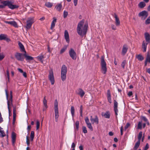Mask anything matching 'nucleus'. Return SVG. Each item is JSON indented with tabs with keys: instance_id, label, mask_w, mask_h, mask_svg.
<instances>
[{
	"instance_id": "nucleus-1",
	"label": "nucleus",
	"mask_w": 150,
	"mask_h": 150,
	"mask_svg": "<svg viewBox=\"0 0 150 150\" xmlns=\"http://www.w3.org/2000/svg\"><path fill=\"white\" fill-rule=\"evenodd\" d=\"M84 23L83 20L80 21L78 24L77 28V33L81 37L86 36L88 27L87 24H84Z\"/></svg>"
},
{
	"instance_id": "nucleus-2",
	"label": "nucleus",
	"mask_w": 150,
	"mask_h": 150,
	"mask_svg": "<svg viewBox=\"0 0 150 150\" xmlns=\"http://www.w3.org/2000/svg\"><path fill=\"white\" fill-rule=\"evenodd\" d=\"M2 5H0V8H5V6H8V7L12 10L18 8L19 6L13 4L14 3V1H12L6 0L1 2Z\"/></svg>"
},
{
	"instance_id": "nucleus-3",
	"label": "nucleus",
	"mask_w": 150,
	"mask_h": 150,
	"mask_svg": "<svg viewBox=\"0 0 150 150\" xmlns=\"http://www.w3.org/2000/svg\"><path fill=\"white\" fill-rule=\"evenodd\" d=\"M146 42V43L145 41H143L142 44V48L143 49V52H145L146 51V48L148 44L150 42V36L149 34L146 32L144 34Z\"/></svg>"
},
{
	"instance_id": "nucleus-4",
	"label": "nucleus",
	"mask_w": 150,
	"mask_h": 150,
	"mask_svg": "<svg viewBox=\"0 0 150 150\" xmlns=\"http://www.w3.org/2000/svg\"><path fill=\"white\" fill-rule=\"evenodd\" d=\"M100 65L102 73L103 74H106L107 71L106 64L104 60V57L103 56L101 57Z\"/></svg>"
},
{
	"instance_id": "nucleus-5",
	"label": "nucleus",
	"mask_w": 150,
	"mask_h": 150,
	"mask_svg": "<svg viewBox=\"0 0 150 150\" xmlns=\"http://www.w3.org/2000/svg\"><path fill=\"white\" fill-rule=\"evenodd\" d=\"M67 71V67L64 65H63L61 68V78L62 81H64L66 78V74Z\"/></svg>"
},
{
	"instance_id": "nucleus-6",
	"label": "nucleus",
	"mask_w": 150,
	"mask_h": 150,
	"mask_svg": "<svg viewBox=\"0 0 150 150\" xmlns=\"http://www.w3.org/2000/svg\"><path fill=\"white\" fill-rule=\"evenodd\" d=\"M34 18L33 17L29 18L27 21L26 28L27 29H30L31 27L32 24L34 23Z\"/></svg>"
},
{
	"instance_id": "nucleus-7",
	"label": "nucleus",
	"mask_w": 150,
	"mask_h": 150,
	"mask_svg": "<svg viewBox=\"0 0 150 150\" xmlns=\"http://www.w3.org/2000/svg\"><path fill=\"white\" fill-rule=\"evenodd\" d=\"M16 59L18 61H23L24 60V54L18 52H16L15 55Z\"/></svg>"
},
{
	"instance_id": "nucleus-8",
	"label": "nucleus",
	"mask_w": 150,
	"mask_h": 150,
	"mask_svg": "<svg viewBox=\"0 0 150 150\" xmlns=\"http://www.w3.org/2000/svg\"><path fill=\"white\" fill-rule=\"evenodd\" d=\"M70 56L73 60H75L76 59V54L73 49L71 48L69 51Z\"/></svg>"
},
{
	"instance_id": "nucleus-9",
	"label": "nucleus",
	"mask_w": 150,
	"mask_h": 150,
	"mask_svg": "<svg viewBox=\"0 0 150 150\" xmlns=\"http://www.w3.org/2000/svg\"><path fill=\"white\" fill-rule=\"evenodd\" d=\"M48 78L51 82V84L53 85L54 83V79L53 72L52 70H50L49 71Z\"/></svg>"
},
{
	"instance_id": "nucleus-10",
	"label": "nucleus",
	"mask_w": 150,
	"mask_h": 150,
	"mask_svg": "<svg viewBox=\"0 0 150 150\" xmlns=\"http://www.w3.org/2000/svg\"><path fill=\"white\" fill-rule=\"evenodd\" d=\"M139 16L140 17L141 19L144 20L148 16V12L145 11H143L139 14Z\"/></svg>"
},
{
	"instance_id": "nucleus-11",
	"label": "nucleus",
	"mask_w": 150,
	"mask_h": 150,
	"mask_svg": "<svg viewBox=\"0 0 150 150\" xmlns=\"http://www.w3.org/2000/svg\"><path fill=\"white\" fill-rule=\"evenodd\" d=\"M6 94V97L7 100H8L7 102H8L9 103H11L12 105V91H10V98H9L8 100V91L7 89H5V90Z\"/></svg>"
},
{
	"instance_id": "nucleus-12",
	"label": "nucleus",
	"mask_w": 150,
	"mask_h": 150,
	"mask_svg": "<svg viewBox=\"0 0 150 150\" xmlns=\"http://www.w3.org/2000/svg\"><path fill=\"white\" fill-rule=\"evenodd\" d=\"M5 40L7 42L11 41V39L8 37L7 35L5 34H1L0 35V40Z\"/></svg>"
},
{
	"instance_id": "nucleus-13",
	"label": "nucleus",
	"mask_w": 150,
	"mask_h": 150,
	"mask_svg": "<svg viewBox=\"0 0 150 150\" xmlns=\"http://www.w3.org/2000/svg\"><path fill=\"white\" fill-rule=\"evenodd\" d=\"M118 104V103L117 102L116 100H114V109L115 114L116 115H117V112L118 111L117 109Z\"/></svg>"
},
{
	"instance_id": "nucleus-14",
	"label": "nucleus",
	"mask_w": 150,
	"mask_h": 150,
	"mask_svg": "<svg viewBox=\"0 0 150 150\" xmlns=\"http://www.w3.org/2000/svg\"><path fill=\"white\" fill-rule=\"evenodd\" d=\"M90 117V120L93 123H95L96 124H98V116L97 115H96L95 116V118L94 119L93 118V117L92 116H91Z\"/></svg>"
},
{
	"instance_id": "nucleus-15",
	"label": "nucleus",
	"mask_w": 150,
	"mask_h": 150,
	"mask_svg": "<svg viewBox=\"0 0 150 150\" xmlns=\"http://www.w3.org/2000/svg\"><path fill=\"white\" fill-rule=\"evenodd\" d=\"M127 46L126 45H124L123 46V48L122 51V54L124 55L127 53L128 50Z\"/></svg>"
},
{
	"instance_id": "nucleus-16",
	"label": "nucleus",
	"mask_w": 150,
	"mask_h": 150,
	"mask_svg": "<svg viewBox=\"0 0 150 150\" xmlns=\"http://www.w3.org/2000/svg\"><path fill=\"white\" fill-rule=\"evenodd\" d=\"M64 38L66 42L68 43H69L70 40L69 38V34L68 32L66 30H65L64 32Z\"/></svg>"
},
{
	"instance_id": "nucleus-17",
	"label": "nucleus",
	"mask_w": 150,
	"mask_h": 150,
	"mask_svg": "<svg viewBox=\"0 0 150 150\" xmlns=\"http://www.w3.org/2000/svg\"><path fill=\"white\" fill-rule=\"evenodd\" d=\"M16 134L13 132L11 134L12 143V144L14 145L16 140Z\"/></svg>"
},
{
	"instance_id": "nucleus-18",
	"label": "nucleus",
	"mask_w": 150,
	"mask_h": 150,
	"mask_svg": "<svg viewBox=\"0 0 150 150\" xmlns=\"http://www.w3.org/2000/svg\"><path fill=\"white\" fill-rule=\"evenodd\" d=\"M53 20L52 21L50 29L51 30H52L53 28L54 27L55 23L57 22V18H56L54 17L53 18Z\"/></svg>"
},
{
	"instance_id": "nucleus-19",
	"label": "nucleus",
	"mask_w": 150,
	"mask_h": 150,
	"mask_svg": "<svg viewBox=\"0 0 150 150\" xmlns=\"http://www.w3.org/2000/svg\"><path fill=\"white\" fill-rule=\"evenodd\" d=\"M101 115L107 118H109L110 117V113L109 111H107L105 113L102 112Z\"/></svg>"
},
{
	"instance_id": "nucleus-20",
	"label": "nucleus",
	"mask_w": 150,
	"mask_h": 150,
	"mask_svg": "<svg viewBox=\"0 0 150 150\" xmlns=\"http://www.w3.org/2000/svg\"><path fill=\"white\" fill-rule=\"evenodd\" d=\"M114 17L115 18L116 25L117 26L119 25H120V22L119 18L117 16L116 14L115 13Z\"/></svg>"
},
{
	"instance_id": "nucleus-21",
	"label": "nucleus",
	"mask_w": 150,
	"mask_h": 150,
	"mask_svg": "<svg viewBox=\"0 0 150 150\" xmlns=\"http://www.w3.org/2000/svg\"><path fill=\"white\" fill-rule=\"evenodd\" d=\"M18 45L21 49V50L22 52H24L25 53H26V52L25 50L24 47L22 44L21 42H19Z\"/></svg>"
},
{
	"instance_id": "nucleus-22",
	"label": "nucleus",
	"mask_w": 150,
	"mask_h": 150,
	"mask_svg": "<svg viewBox=\"0 0 150 150\" xmlns=\"http://www.w3.org/2000/svg\"><path fill=\"white\" fill-rule=\"evenodd\" d=\"M7 23L15 27H17L18 25L17 23L14 21H8Z\"/></svg>"
},
{
	"instance_id": "nucleus-23",
	"label": "nucleus",
	"mask_w": 150,
	"mask_h": 150,
	"mask_svg": "<svg viewBox=\"0 0 150 150\" xmlns=\"http://www.w3.org/2000/svg\"><path fill=\"white\" fill-rule=\"evenodd\" d=\"M54 110L55 121L56 122H57L59 117L58 109Z\"/></svg>"
},
{
	"instance_id": "nucleus-24",
	"label": "nucleus",
	"mask_w": 150,
	"mask_h": 150,
	"mask_svg": "<svg viewBox=\"0 0 150 150\" xmlns=\"http://www.w3.org/2000/svg\"><path fill=\"white\" fill-rule=\"evenodd\" d=\"M24 57H25V60L27 61L31 60L33 59V57L29 56L27 55H26V53H25L24 54Z\"/></svg>"
},
{
	"instance_id": "nucleus-25",
	"label": "nucleus",
	"mask_w": 150,
	"mask_h": 150,
	"mask_svg": "<svg viewBox=\"0 0 150 150\" xmlns=\"http://www.w3.org/2000/svg\"><path fill=\"white\" fill-rule=\"evenodd\" d=\"M79 93H78L80 95L81 97H82L85 94V93L83 90L81 88H79L78 89Z\"/></svg>"
},
{
	"instance_id": "nucleus-26",
	"label": "nucleus",
	"mask_w": 150,
	"mask_h": 150,
	"mask_svg": "<svg viewBox=\"0 0 150 150\" xmlns=\"http://www.w3.org/2000/svg\"><path fill=\"white\" fill-rule=\"evenodd\" d=\"M43 103L44 105V107L43 108V110H45L47 108V100H46L45 98V96L43 100Z\"/></svg>"
},
{
	"instance_id": "nucleus-27",
	"label": "nucleus",
	"mask_w": 150,
	"mask_h": 150,
	"mask_svg": "<svg viewBox=\"0 0 150 150\" xmlns=\"http://www.w3.org/2000/svg\"><path fill=\"white\" fill-rule=\"evenodd\" d=\"M62 7V5L61 3H59L57 4L55 7V8H56V10L60 11Z\"/></svg>"
},
{
	"instance_id": "nucleus-28",
	"label": "nucleus",
	"mask_w": 150,
	"mask_h": 150,
	"mask_svg": "<svg viewBox=\"0 0 150 150\" xmlns=\"http://www.w3.org/2000/svg\"><path fill=\"white\" fill-rule=\"evenodd\" d=\"M140 144V141H138L135 144V146L134 147V150H137L139 147Z\"/></svg>"
},
{
	"instance_id": "nucleus-29",
	"label": "nucleus",
	"mask_w": 150,
	"mask_h": 150,
	"mask_svg": "<svg viewBox=\"0 0 150 150\" xmlns=\"http://www.w3.org/2000/svg\"><path fill=\"white\" fill-rule=\"evenodd\" d=\"M71 112L72 117H74V115L75 109L74 107L73 106H71Z\"/></svg>"
},
{
	"instance_id": "nucleus-30",
	"label": "nucleus",
	"mask_w": 150,
	"mask_h": 150,
	"mask_svg": "<svg viewBox=\"0 0 150 150\" xmlns=\"http://www.w3.org/2000/svg\"><path fill=\"white\" fill-rule=\"evenodd\" d=\"M67 46L65 45L64 47L61 49L60 51V54H62L64 53L65 50H67Z\"/></svg>"
},
{
	"instance_id": "nucleus-31",
	"label": "nucleus",
	"mask_w": 150,
	"mask_h": 150,
	"mask_svg": "<svg viewBox=\"0 0 150 150\" xmlns=\"http://www.w3.org/2000/svg\"><path fill=\"white\" fill-rule=\"evenodd\" d=\"M35 136V133L33 131H32L30 133V141L31 142L33 141V139L34 138Z\"/></svg>"
},
{
	"instance_id": "nucleus-32",
	"label": "nucleus",
	"mask_w": 150,
	"mask_h": 150,
	"mask_svg": "<svg viewBox=\"0 0 150 150\" xmlns=\"http://www.w3.org/2000/svg\"><path fill=\"white\" fill-rule=\"evenodd\" d=\"M146 4L144 2H141L139 4V7L141 8H144Z\"/></svg>"
},
{
	"instance_id": "nucleus-33",
	"label": "nucleus",
	"mask_w": 150,
	"mask_h": 150,
	"mask_svg": "<svg viewBox=\"0 0 150 150\" xmlns=\"http://www.w3.org/2000/svg\"><path fill=\"white\" fill-rule=\"evenodd\" d=\"M142 121H139L137 125V129H142Z\"/></svg>"
},
{
	"instance_id": "nucleus-34",
	"label": "nucleus",
	"mask_w": 150,
	"mask_h": 150,
	"mask_svg": "<svg viewBox=\"0 0 150 150\" xmlns=\"http://www.w3.org/2000/svg\"><path fill=\"white\" fill-rule=\"evenodd\" d=\"M58 109V102L57 100H55L54 103V110Z\"/></svg>"
},
{
	"instance_id": "nucleus-35",
	"label": "nucleus",
	"mask_w": 150,
	"mask_h": 150,
	"mask_svg": "<svg viewBox=\"0 0 150 150\" xmlns=\"http://www.w3.org/2000/svg\"><path fill=\"white\" fill-rule=\"evenodd\" d=\"M16 107L14 106L13 109V117L16 118Z\"/></svg>"
},
{
	"instance_id": "nucleus-36",
	"label": "nucleus",
	"mask_w": 150,
	"mask_h": 150,
	"mask_svg": "<svg viewBox=\"0 0 150 150\" xmlns=\"http://www.w3.org/2000/svg\"><path fill=\"white\" fill-rule=\"evenodd\" d=\"M138 59L140 61H142L144 59V57L141 55L139 54L137 56Z\"/></svg>"
},
{
	"instance_id": "nucleus-37",
	"label": "nucleus",
	"mask_w": 150,
	"mask_h": 150,
	"mask_svg": "<svg viewBox=\"0 0 150 150\" xmlns=\"http://www.w3.org/2000/svg\"><path fill=\"white\" fill-rule=\"evenodd\" d=\"M45 5L48 8H51L53 5L52 3L50 2H47L45 3Z\"/></svg>"
},
{
	"instance_id": "nucleus-38",
	"label": "nucleus",
	"mask_w": 150,
	"mask_h": 150,
	"mask_svg": "<svg viewBox=\"0 0 150 150\" xmlns=\"http://www.w3.org/2000/svg\"><path fill=\"white\" fill-rule=\"evenodd\" d=\"M145 61L148 62L150 63V54L148 53H147V56Z\"/></svg>"
},
{
	"instance_id": "nucleus-39",
	"label": "nucleus",
	"mask_w": 150,
	"mask_h": 150,
	"mask_svg": "<svg viewBox=\"0 0 150 150\" xmlns=\"http://www.w3.org/2000/svg\"><path fill=\"white\" fill-rule=\"evenodd\" d=\"M8 113H9V116L10 117L11 115V111L10 110V107H9V105H10V103H9V102H8Z\"/></svg>"
},
{
	"instance_id": "nucleus-40",
	"label": "nucleus",
	"mask_w": 150,
	"mask_h": 150,
	"mask_svg": "<svg viewBox=\"0 0 150 150\" xmlns=\"http://www.w3.org/2000/svg\"><path fill=\"white\" fill-rule=\"evenodd\" d=\"M142 132H140L138 134V141H140L141 139L142 138Z\"/></svg>"
},
{
	"instance_id": "nucleus-41",
	"label": "nucleus",
	"mask_w": 150,
	"mask_h": 150,
	"mask_svg": "<svg viewBox=\"0 0 150 150\" xmlns=\"http://www.w3.org/2000/svg\"><path fill=\"white\" fill-rule=\"evenodd\" d=\"M5 55L2 52L0 53V61L2 60L4 58Z\"/></svg>"
},
{
	"instance_id": "nucleus-42",
	"label": "nucleus",
	"mask_w": 150,
	"mask_h": 150,
	"mask_svg": "<svg viewBox=\"0 0 150 150\" xmlns=\"http://www.w3.org/2000/svg\"><path fill=\"white\" fill-rule=\"evenodd\" d=\"M26 143L27 145L29 147L30 144V142L29 139L28 135L26 136Z\"/></svg>"
},
{
	"instance_id": "nucleus-43",
	"label": "nucleus",
	"mask_w": 150,
	"mask_h": 150,
	"mask_svg": "<svg viewBox=\"0 0 150 150\" xmlns=\"http://www.w3.org/2000/svg\"><path fill=\"white\" fill-rule=\"evenodd\" d=\"M37 58L41 62H43L42 59L44 58V56L43 55H40L37 57Z\"/></svg>"
},
{
	"instance_id": "nucleus-44",
	"label": "nucleus",
	"mask_w": 150,
	"mask_h": 150,
	"mask_svg": "<svg viewBox=\"0 0 150 150\" xmlns=\"http://www.w3.org/2000/svg\"><path fill=\"white\" fill-rule=\"evenodd\" d=\"M145 23L146 25L149 24L150 23V16L146 20Z\"/></svg>"
},
{
	"instance_id": "nucleus-45",
	"label": "nucleus",
	"mask_w": 150,
	"mask_h": 150,
	"mask_svg": "<svg viewBox=\"0 0 150 150\" xmlns=\"http://www.w3.org/2000/svg\"><path fill=\"white\" fill-rule=\"evenodd\" d=\"M79 122L78 121H77L76 122L75 125L76 129L77 130H78L79 128Z\"/></svg>"
},
{
	"instance_id": "nucleus-46",
	"label": "nucleus",
	"mask_w": 150,
	"mask_h": 150,
	"mask_svg": "<svg viewBox=\"0 0 150 150\" xmlns=\"http://www.w3.org/2000/svg\"><path fill=\"white\" fill-rule=\"evenodd\" d=\"M126 60H124L123 61L121 64V66L123 69L125 68V66L126 64Z\"/></svg>"
},
{
	"instance_id": "nucleus-47",
	"label": "nucleus",
	"mask_w": 150,
	"mask_h": 150,
	"mask_svg": "<svg viewBox=\"0 0 150 150\" xmlns=\"http://www.w3.org/2000/svg\"><path fill=\"white\" fill-rule=\"evenodd\" d=\"M141 119L142 120H143L145 122H148V124H149V123L148 122V119L146 118V117L144 116H142L141 117Z\"/></svg>"
},
{
	"instance_id": "nucleus-48",
	"label": "nucleus",
	"mask_w": 150,
	"mask_h": 150,
	"mask_svg": "<svg viewBox=\"0 0 150 150\" xmlns=\"http://www.w3.org/2000/svg\"><path fill=\"white\" fill-rule=\"evenodd\" d=\"M0 136L2 137H4L6 136L4 130H1L0 131Z\"/></svg>"
},
{
	"instance_id": "nucleus-49",
	"label": "nucleus",
	"mask_w": 150,
	"mask_h": 150,
	"mask_svg": "<svg viewBox=\"0 0 150 150\" xmlns=\"http://www.w3.org/2000/svg\"><path fill=\"white\" fill-rule=\"evenodd\" d=\"M83 132L84 133H87V131L86 127L85 126H83L82 127Z\"/></svg>"
},
{
	"instance_id": "nucleus-50",
	"label": "nucleus",
	"mask_w": 150,
	"mask_h": 150,
	"mask_svg": "<svg viewBox=\"0 0 150 150\" xmlns=\"http://www.w3.org/2000/svg\"><path fill=\"white\" fill-rule=\"evenodd\" d=\"M40 122L39 120H37L36 122V129L38 130L40 126Z\"/></svg>"
},
{
	"instance_id": "nucleus-51",
	"label": "nucleus",
	"mask_w": 150,
	"mask_h": 150,
	"mask_svg": "<svg viewBox=\"0 0 150 150\" xmlns=\"http://www.w3.org/2000/svg\"><path fill=\"white\" fill-rule=\"evenodd\" d=\"M87 125L88 128H89L91 131H93V128L91 126V123L88 124Z\"/></svg>"
},
{
	"instance_id": "nucleus-52",
	"label": "nucleus",
	"mask_w": 150,
	"mask_h": 150,
	"mask_svg": "<svg viewBox=\"0 0 150 150\" xmlns=\"http://www.w3.org/2000/svg\"><path fill=\"white\" fill-rule=\"evenodd\" d=\"M68 12L64 11V13H63L64 18H66L67 17V16L68 15Z\"/></svg>"
},
{
	"instance_id": "nucleus-53",
	"label": "nucleus",
	"mask_w": 150,
	"mask_h": 150,
	"mask_svg": "<svg viewBox=\"0 0 150 150\" xmlns=\"http://www.w3.org/2000/svg\"><path fill=\"white\" fill-rule=\"evenodd\" d=\"M107 98L111 97V94L110 90H108L107 91Z\"/></svg>"
},
{
	"instance_id": "nucleus-54",
	"label": "nucleus",
	"mask_w": 150,
	"mask_h": 150,
	"mask_svg": "<svg viewBox=\"0 0 150 150\" xmlns=\"http://www.w3.org/2000/svg\"><path fill=\"white\" fill-rule=\"evenodd\" d=\"M6 75L8 79V81H9V73L8 69L6 71Z\"/></svg>"
},
{
	"instance_id": "nucleus-55",
	"label": "nucleus",
	"mask_w": 150,
	"mask_h": 150,
	"mask_svg": "<svg viewBox=\"0 0 150 150\" xmlns=\"http://www.w3.org/2000/svg\"><path fill=\"white\" fill-rule=\"evenodd\" d=\"M85 122L86 123V124H87V125H88V124H90V123L89 119H88V117H86L85 118Z\"/></svg>"
},
{
	"instance_id": "nucleus-56",
	"label": "nucleus",
	"mask_w": 150,
	"mask_h": 150,
	"mask_svg": "<svg viewBox=\"0 0 150 150\" xmlns=\"http://www.w3.org/2000/svg\"><path fill=\"white\" fill-rule=\"evenodd\" d=\"M130 126V124L129 123H127L125 127V130Z\"/></svg>"
},
{
	"instance_id": "nucleus-57",
	"label": "nucleus",
	"mask_w": 150,
	"mask_h": 150,
	"mask_svg": "<svg viewBox=\"0 0 150 150\" xmlns=\"http://www.w3.org/2000/svg\"><path fill=\"white\" fill-rule=\"evenodd\" d=\"M149 148V145L148 143L146 144L144 150H147Z\"/></svg>"
},
{
	"instance_id": "nucleus-58",
	"label": "nucleus",
	"mask_w": 150,
	"mask_h": 150,
	"mask_svg": "<svg viewBox=\"0 0 150 150\" xmlns=\"http://www.w3.org/2000/svg\"><path fill=\"white\" fill-rule=\"evenodd\" d=\"M76 145L75 144L74 142L72 143L71 146V147L72 148V149H75Z\"/></svg>"
},
{
	"instance_id": "nucleus-59",
	"label": "nucleus",
	"mask_w": 150,
	"mask_h": 150,
	"mask_svg": "<svg viewBox=\"0 0 150 150\" xmlns=\"http://www.w3.org/2000/svg\"><path fill=\"white\" fill-rule=\"evenodd\" d=\"M78 0H73L74 5L76 6L77 4V2Z\"/></svg>"
},
{
	"instance_id": "nucleus-60",
	"label": "nucleus",
	"mask_w": 150,
	"mask_h": 150,
	"mask_svg": "<svg viewBox=\"0 0 150 150\" xmlns=\"http://www.w3.org/2000/svg\"><path fill=\"white\" fill-rule=\"evenodd\" d=\"M123 127H122V126L120 129V133H121V135H122L123 134Z\"/></svg>"
},
{
	"instance_id": "nucleus-61",
	"label": "nucleus",
	"mask_w": 150,
	"mask_h": 150,
	"mask_svg": "<svg viewBox=\"0 0 150 150\" xmlns=\"http://www.w3.org/2000/svg\"><path fill=\"white\" fill-rule=\"evenodd\" d=\"M107 99L109 102L111 103L112 102L111 97L107 98Z\"/></svg>"
},
{
	"instance_id": "nucleus-62",
	"label": "nucleus",
	"mask_w": 150,
	"mask_h": 150,
	"mask_svg": "<svg viewBox=\"0 0 150 150\" xmlns=\"http://www.w3.org/2000/svg\"><path fill=\"white\" fill-rule=\"evenodd\" d=\"M128 95L129 97H130L132 95V91H129L128 93Z\"/></svg>"
},
{
	"instance_id": "nucleus-63",
	"label": "nucleus",
	"mask_w": 150,
	"mask_h": 150,
	"mask_svg": "<svg viewBox=\"0 0 150 150\" xmlns=\"http://www.w3.org/2000/svg\"><path fill=\"white\" fill-rule=\"evenodd\" d=\"M79 111H80V112H82L83 106L82 105H81V106L80 107Z\"/></svg>"
},
{
	"instance_id": "nucleus-64",
	"label": "nucleus",
	"mask_w": 150,
	"mask_h": 150,
	"mask_svg": "<svg viewBox=\"0 0 150 150\" xmlns=\"http://www.w3.org/2000/svg\"><path fill=\"white\" fill-rule=\"evenodd\" d=\"M112 28L113 30H116V27L115 25H111Z\"/></svg>"
}]
</instances>
